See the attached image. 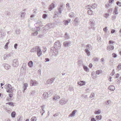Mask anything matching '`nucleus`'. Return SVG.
<instances>
[{"mask_svg":"<svg viewBox=\"0 0 121 121\" xmlns=\"http://www.w3.org/2000/svg\"><path fill=\"white\" fill-rule=\"evenodd\" d=\"M59 49H58L57 47L56 46H55V47H52L51 48V52H52L53 53V54L55 56H56L58 54V50Z\"/></svg>","mask_w":121,"mask_h":121,"instance_id":"nucleus-1","label":"nucleus"},{"mask_svg":"<svg viewBox=\"0 0 121 121\" xmlns=\"http://www.w3.org/2000/svg\"><path fill=\"white\" fill-rule=\"evenodd\" d=\"M54 25L53 24L48 23L47 24L45 27H43V30H48L49 29L54 28Z\"/></svg>","mask_w":121,"mask_h":121,"instance_id":"nucleus-2","label":"nucleus"},{"mask_svg":"<svg viewBox=\"0 0 121 121\" xmlns=\"http://www.w3.org/2000/svg\"><path fill=\"white\" fill-rule=\"evenodd\" d=\"M12 65L14 67H16L18 66V63L17 59H14L13 60Z\"/></svg>","mask_w":121,"mask_h":121,"instance_id":"nucleus-3","label":"nucleus"},{"mask_svg":"<svg viewBox=\"0 0 121 121\" xmlns=\"http://www.w3.org/2000/svg\"><path fill=\"white\" fill-rule=\"evenodd\" d=\"M71 42L70 41H65L63 43L64 47H67L71 46Z\"/></svg>","mask_w":121,"mask_h":121,"instance_id":"nucleus-4","label":"nucleus"},{"mask_svg":"<svg viewBox=\"0 0 121 121\" xmlns=\"http://www.w3.org/2000/svg\"><path fill=\"white\" fill-rule=\"evenodd\" d=\"M66 99L63 98L61 99L60 100L59 102V103L60 104L62 105L65 104L67 102Z\"/></svg>","mask_w":121,"mask_h":121,"instance_id":"nucleus-5","label":"nucleus"},{"mask_svg":"<svg viewBox=\"0 0 121 121\" xmlns=\"http://www.w3.org/2000/svg\"><path fill=\"white\" fill-rule=\"evenodd\" d=\"M54 47L56 46L57 47L58 49H60L61 46L60 42L59 41H57L56 42L54 43Z\"/></svg>","mask_w":121,"mask_h":121,"instance_id":"nucleus-6","label":"nucleus"},{"mask_svg":"<svg viewBox=\"0 0 121 121\" xmlns=\"http://www.w3.org/2000/svg\"><path fill=\"white\" fill-rule=\"evenodd\" d=\"M54 80V78H52L48 80L46 82L47 84H51L53 83Z\"/></svg>","mask_w":121,"mask_h":121,"instance_id":"nucleus-7","label":"nucleus"},{"mask_svg":"<svg viewBox=\"0 0 121 121\" xmlns=\"http://www.w3.org/2000/svg\"><path fill=\"white\" fill-rule=\"evenodd\" d=\"M30 85L31 86H36L38 84L37 81L31 80L30 81Z\"/></svg>","mask_w":121,"mask_h":121,"instance_id":"nucleus-8","label":"nucleus"},{"mask_svg":"<svg viewBox=\"0 0 121 121\" xmlns=\"http://www.w3.org/2000/svg\"><path fill=\"white\" fill-rule=\"evenodd\" d=\"M37 55L39 57H40L42 54V52L39 47L37 49Z\"/></svg>","mask_w":121,"mask_h":121,"instance_id":"nucleus-9","label":"nucleus"},{"mask_svg":"<svg viewBox=\"0 0 121 121\" xmlns=\"http://www.w3.org/2000/svg\"><path fill=\"white\" fill-rule=\"evenodd\" d=\"M89 23L91 26H93L95 24V22L93 19H90Z\"/></svg>","mask_w":121,"mask_h":121,"instance_id":"nucleus-10","label":"nucleus"},{"mask_svg":"<svg viewBox=\"0 0 121 121\" xmlns=\"http://www.w3.org/2000/svg\"><path fill=\"white\" fill-rule=\"evenodd\" d=\"M5 89H9L10 90H12V87L11 85L9 84H6L4 86Z\"/></svg>","mask_w":121,"mask_h":121,"instance_id":"nucleus-11","label":"nucleus"},{"mask_svg":"<svg viewBox=\"0 0 121 121\" xmlns=\"http://www.w3.org/2000/svg\"><path fill=\"white\" fill-rule=\"evenodd\" d=\"M2 65L4 67L5 69L7 70L9 69L10 67L9 65L7 64L4 63Z\"/></svg>","mask_w":121,"mask_h":121,"instance_id":"nucleus-12","label":"nucleus"},{"mask_svg":"<svg viewBox=\"0 0 121 121\" xmlns=\"http://www.w3.org/2000/svg\"><path fill=\"white\" fill-rule=\"evenodd\" d=\"M74 21L75 23V26H77L78 25V23L79 22L78 18H75L74 20Z\"/></svg>","mask_w":121,"mask_h":121,"instance_id":"nucleus-13","label":"nucleus"},{"mask_svg":"<svg viewBox=\"0 0 121 121\" xmlns=\"http://www.w3.org/2000/svg\"><path fill=\"white\" fill-rule=\"evenodd\" d=\"M48 97V94L47 92H45L43 94V98L44 99H46Z\"/></svg>","mask_w":121,"mask_h":121,"instance_id":"nucleus-14","label":"nucleus"},{"mask_svg":"<svg viewBox=\"0 0 121 121\" xmlns=\"http://www.w3.org/2000/svg\"><path fill=\"white\" fill-rule=\"evenodd\" d=\"M39 47L38 46H37L34 47L30 50L31 52H37V49Z\"/></svg>","mask_w":121,"mask_h":121,"instance_id":"nucleus-15","label":"nucleus"},{"mask_svg":"<svg viewBox=\"0 0 121 121\" xmlns=\"http://www.w3.org/2000/svg\"><path fill=\"white\" fill-rule=\"evenodd\" d=\"M55 4L53 3H52L49 6L48 9H49L50 10H51L54 7H55Z\"/></svg>","mask_w":121,"mask_h":121,"instance_id":"nucleus-16","label":"nucleus"},{"mask_svg":"<svg viewBox=\"0 0 121 121\" xmlns=\"http://www.w3.org/2000/svg\"><path fill=\"white\" fill-rule=\"evenodd\" d=\"M107 49L108 50H112L114 49V47L112 45L108 46L107 47Z\"/></svg>","mask_w":121,"mask_h":121,"instance_id":"nucleus-17","label":"nucleus"},{"mask_svg":"<svg viewBox=\"0 0 121 121\" xmlns=\"http://www.w3.org/2000/svg\"><path fill=\"white\" fill-rule=\"evenodd\" d=\"M76 111L75 110H74L73 111L72 113L69 116V117H72L73 116L75 115V112Z\"/></svg>","mask_w":121,"mask_h":121,"instance_id":"nucleus-18","label":"nucleus"},{"mask_svg":"<svg viewBox=\"0 0 121 121\" xmlns=\"http://www.w3.org/2000/svg\"><path fill=\"white\" fill-rule=\"evenodd\" d=\"M85 82L84 81H82L80 82H79L78 83L79 85L80 86H83L85 85Z\"/></svg>","mask_w":121,"mask_h":121,"instance_id":"nucleus-19","label":"nucleus"},{"mask_svg":"<svg viewBox=\"0 0 121 121\" xmlns=\"http://www.w3.org/2000/svg\"><path fill=\"white\" fill-rule=\"evenodd\" d=\"M108 89L111 91H113L115 89V88L113 85H111L108 87Z\"/></svg>","mask_w":121,"mask_h":121,"instance_id":"nucleus-20","label":"nucleus"},{"mask_svg":"<svg viewBox=\"0 0 121 121\" xmlns=\"http://www.w3.org/2000/svg\"><path fill=\"white\" fill-rule=\"evenodd\" d=\"M28 85L26 83H24V86L23 87V91H24L26 89V87L28 86Z\"/></svg>","mask_w":121,"mask_h":121,"instance_id":"nucleus-21","label":"nucleus"},{"mask_svg":"<svg viewBox=\"0 0 121 121\" xmlns=\"http://www.w3.org/2000/svg\"><path fill=\"white\" fill-rule=\"evenodd\" d=\"M64 37L66 39H68L69 38V35L68 34L66 33L64 35Z\"/></svg>","mask_w":121,"mask_h":121,"instance_id":"nucleus-22","label":"nucleus"},{"mask_svg":"<svg viewBox=\"0 0 121 121\" xmlns=\"http://www.w3.org/2000/svg\"><path fill=\"white\" fill-rule=\"evenodd\" d=\"M117 7H116L115 8L114 10L113 13V14L115 13V15H117L118 14V13L117 12Z\"/></svg>","mask_w":121,"mask_h":121,"instance_id":"nucleus-23","label":"nucleus"},{"mask_svg":"<svg viewBox=\"0 0 121 121\" xmlns=\"http://www.w3.org/2000/svg\"><path fill=\"white\" fill-rule=\"evenodd\" d=\"M11 56L10 54H7L5 55L4 56V59L5 60L7 58L9 57H10Z\"/></svg>","mask_w":121,"mask_h":121,"instance_id":"nucleus-24","label":"nucleus"},{"mask_svg":"<svg viewBox=\"0 0 121 121\" xmlns=\"http://www.w3.org/2000/svg\"><path fill=\"white\" fill-rule=\"evenodd\" d=\"M63 5H61L60 7L58 9V11L59 13H61L62 11Z\"/></svg>","mask_w":121,"mask_h":121,"instance_id":"nucleus-25","label":"nucleus"},{"mask_svg":"<svg viewBox=\"0 0 121 121\" xmlns=\"http://www.w3.org/2000/svg\"><path fill=\"white\" fill-rule=\"evenodd\" d=\"M60 98V97L59 96L57 95H56L54 96L53 99V100H56L57 99H59Z\"/></svg>","mask_w":121,"mask_h":121,"instance_id":"nucleus-26","label":"nucleus"},{"mask_svg":"<svg viewBox=\"0 0 121 121\" xmlns=\"http://www.w3.org/2000/svg\"><path fill=\"white\" fill-rule=\"evenodd\" d=\"M93 11L91 10V8H89L88 11V13L90 15H92L93 14Z\"/></svg>","mask_w":121,"mask_h":121,"instance_id":"nucleus-27","label":"nucleus"},{"mask_svg":"<svg viewBox=\"0 0 121 121\" xmlns=\"http://www.w3.org/2000/svg\"><path fill=\"white\" fill-rule=\"evenodd\" d=\"M97 4H96L94 3L92 4V6H91V7L92 9H95L97 7Z\"/></svg>","mask_w":121,"mask_h":121,"instance_id":"nucleus-28","label":"nucleus"},{"mask_svg":"<svg viewBox=\"0 0 121 121\" xmlns=\"http://www.w3.org/2000/svg\"><path fill=\"white\" fill-rule=\"evenodd\" d=\"M16 112L14 111L13 112L11 113V116L12 117H15L16 116Z\"/></svg>","mask_w":121,"mask_h":121,"instance_id":"nucleus-29","label":"nucleus"},{"mask_svg":"<svg viewBox=\"0 0 121 121\" xmlns=\"http://www.w3.org/2000/svg\"><path fill=\"white\" fill-rule=\"evenodd\" d=\"M85 51L86 52L87 55L88 56H89L90 55V52L88 50V49L86 48L85 49Z\"/></svg>","mask_w":121,"mask_h":121,"instance_id":"nucleus-30","label":"nucleus"},{"mask_svg":"<svg viewBox=\"0 0 121 121\" xmlns=\"http://www.w3.org/2000/svg\"><path fill=\"white\" fill-rule=\"evenodd\" d=\"M8 42L6 43V44L4 46V48L7 49L8 48V45L9 44V40H8Z\"/></svg>","mask_w":121,"mask_h":121,"instance_id":"nucleus-31","label":"nucleus"},{"mask_svg":"<svg viewBox=\"0 0 121 121\" xmlns=\"http://www.w3.org/2000/svg\"><path fill=\"white\" fill-rule=\"evenodd\" d=\"M69 15L70 17H74V14L73 13H71L69 14Z\"/></svg>","mask_w":121,"mask_h":121,"instance_id":"nucleus-32","label":"nucleus"},{"mask_svg":"<svg viewBox=\"0 0 121 121\" xmlns=\"http://www.w3.org/2000/svg\"><path fill=\"white\" fill-rule=\"evenodd\" d=\"M96 118L98 120H100L102 118V116H97L96 117Z\"/></svg>","mask_w":121,"mask_h":121,"instance_id":"nucleus-33","label":"nucleus"},{"mask_svg":"<svg viewBox=\"0 0 121 121\" xmlns=\"http://www.w3.org/2000/svg\"><path fill=\"white\" fill-rule=\"evenodd\" d=\"M111 103V101L110 100H108L105 102V103L106 105H108L110 104Z\"/></svg>","mask_w":121,"mask_h":121,"instance_id":"nucleus-34","label":"nucleus"},{"mask_svg":"<svg viewBox=\"0 0 121 121\" xmlns=\"http://www.w3.org/2000/svg\"><path fill=\"white\" fill-rule=\"evenodd\" d=\"M33 62L32 61H29V63H28V65L30 67H32L33 65Z\"/></svg>","mask_w":121,"mask_h":121,"instance_id":"nucleus-35","label":"nucleus"},{"mask_svg":"<svg viewBox=\"0 0 121 121\" xmlns=\"http://www.w3.org/2000/svg\"><path fill=\"white\" fill-rule=\"evenodd\" d=\"M25 14L26 13L25 12H22V13L21 15V17L23 18Z\"/></svg>","mask_w":121,"mask_h":121,"instance_id":"nucleus-36","label":"nucleus"},{"mask_svg":"<svg viewBox=\"0 0 121 121\" xmlns=\"http://www.w3.org/2000/svg\"><path fill=\"white\" fill-rule=\"evenodd\" d=\"M83 68L85 71H87L88 70V68L86 66H84Z\"/></svg>","mask_w":121,"mask_h":121,"instance_id":"nucleus-37","label":"nucleus"},{"mask_svg":"<svg viewBox=\"0 0 121 121\" xmlns=\"http://www.w3.org/2000/svg\"><path fill=\"white\" fill-rule=\"evenodd\" d=\"M38 34V32L36 31L35 32L32 33L31 34V35L33 36L36 35H37Z\"/></svg>","mask_w":121,"mask_h":121,"instance_id":"nucleus-38","label":"nucleus"},{"mask_svg":"<svg viewBox=\"0 0 121 121\" xmlns=\"http://www.w3.org/2000/svg\"><path fill=\"white\" fill-rule=\"evenodd\" d=\"M95 96V95L94 93H92L91 95L89 97L90 98H92V97H94Z\"/></svg>","mask_w":121,"mask_h":121,"instance_id":"nucleus-39","label":"nucleus"},{"mask_svg":"<svg viewBox=\"0 0 121 121\" xmlns=\"http://www.w3.org/2000/svg\"><path fill=\"white\" fill-rule=\"evenodd\" d=\"M0 35H1V36L2 38L4 37V36L5 35L4 33V32H0Z\"/></svg>","mask_w":121,"mask_h":121,"instance_id":"nucleus-40","label":"nucleus"},{"mask_svg":"<svg viewBox=\"0 0 121 121\" xmlns=\"http://www.w3.org/2000/svg\"><path fill=\"white\" fill-rule=\"evenodd\" d=\"M101 72V71L100 70H97L96 72V74L98 75Z\"/></svg>","mask_w":121,"mask_h":121,"instance_id":"nucleus-41","label":"nucleus"},{"mask_svg":"<svg viewBox=\"0 0 121 121\" xmlns=\"http://www.w3.org/2000/svg\"><path fill=\"white\" fill-rule=\"evenodd\" d=\"M115 73V72L114 70V69H113L111 73H110V75L111 76L113 75Z\"/></svg>","mask_w":121,"mask_h":121,"instance_id":"nucleus-42","label":"nucleus"},{"mask_svg":"<svg viewBox=\"0 0 121 121\" xmlns=\"http://www.w3.org/2000/svg\"><path fill=\"white\" fill-rule=\"evenodd\" d=\"M36 117H33L31 119V120L32 121H35V120H36Z\"/></svg>","mask_w":121,"mask_h":121,"instance_id":"nucleus-43","label":"nucleus"},{"mask_svg":"<svg viewBox=\"0 0 121 121\" xmlns=\"http://www.w3.org/2000/svg\"><path fill=\"white\" fill-rule=\"evenodd\" d=\"M12 111V110L10 109H6V111L9 113H10Z\"/></svg>","mask_w":121,"mask_h":121,"instance_id":"nucleus-44","label":"nucleus"},{"mask_svg":"<svg viewBox=\"0 0 121 121\" xmlns=\"http://www.w3.org/2000/svg\"><path fill=\"white\" fill-rule=\"evenodd\" d=\"M42 16L43 18L45 19L47 17V15L46 14H44Z\"/></svg>","mask_w":121,"mask_h":121,"instance_id":"nucleus-45","label":"nucleus"},{"mask_svg":"<svg viewBox=\"0 0 121 121\" xmlns=\"http://www.w3.org/2000/svg\"><path fill=\"white\" fill-rule=\"evenodd\" d=\"M63 23L65 25H67L68 24V22L67 21H63Z\"/></svg>","mask_w":121,"mask_h":121,"instance_id":"nucleus-46","label":"nucleus"},{"mask_svg":"<svg viewBox=\"0 0 121 121\" xmlns=\"http://www.w3.org/2000/svg\"><path fill=\"white\" fill-rule=\"evenodd\" d=\"M116 4L117 5H118L119 6H121V2L119 1H117L116 2Z\"/></svg>","mask_w":121,"mask_h":121,"instance_id":"nucleus-47","label":"nucleus"},{"mask_svg":"<svg viewBox=\"0 0 121 121\" xmlns=\"http://www.w3.org/2000/svg\"><path fill=\"white\" fill-rule=\"evenodd\" d=\"M117 69L120 70L121 69V64H120L117 66Z\"/></svg>","mask_w":121,"mask_h":121,"instance_id":"nucleus-48","label":"nucleus"},{"mask_svg":"<svg viewBox=\"0 0 121 121\" xmlns=\"http://www.w3.org/2000/svg\"><path fill=\"white\" fill-rule=\"evenodd\" d=\"M6 104H8L9 105H10L12 106H14V105H13V103L12 102L8 103H6Z\"/></svg>","mask_w":121,"mask_h":121,"instance_id":"nucleus-49","label":"nucleus"},{"mask_svg":"<svg viewBox=\"0 0 121 121\" xmlns=\"http://www.w3.org/2000/svg\"><path fill=\"white\" fill-rule=\"evenodd\" d=\"M104 17L106 18L109 16V14L108 13H107L104 14Z\"/></svg>","mask_w":121,"mask_h":121,"instance_id":"nucleus-50","label":"nucleus"},{"mask_svg":"<svg viewBox=\"0 0 121 121\" xmlns=\"http://www.w3.org/2000/svg\"><path fill=\"white\" fill-rule=\"evenodd\" d=\"M41 23V21H39V22H37V23H36V25H39V26H40L41 25H40V24Z\"/></svg>","mask_w":121,"mask_h":121,"instance_id":"nucleus-51","label":"nucleus"},{"mask_svg":"<svg viewBox=\"0 0 121 121\" xmlns=\"http://www.w3.org/2000/svg\"><path fill=\"white\" fill-rule=\"evenodd\" d=\"M26 64L25 63H23V64L22 67L24 69L26 68Z\"/></svg>","mask_w":121,"mask_h":121,"instance_id":"nucleus-52","label":"nucleus"},{"mask_svg":"<svg viewBox=\"0 0 121 121\" xmlns=\"http://www.w3.org/2000/svg\"><path fill=\"white\" fill-rule=\"evenodd\" d=\"M10 94H9V96L10 97H12V96L13 95V94L12 92H11L10 93Z\"/></svg>","mask_w":121,"mask_h":121,"instance_id":"nucleus-53","label":"nucleus"},{"mask_svg":"<svg viewBox=\"0 0 121 121\" xmlns=\"http://www.w3.org/2000/svg\"><path fill=\"white\" fill-rule=\"evenodd\" d=\"M100 111L99 110H98L97 111L95 112V114H100Z\"/></svg>","mask_w":121,"mask_h":121,"instance_id":"nucleus-54","label":"nucleus"},{"mask_svg":"<svg viewBox=\"0 0 121 121\" xmlns=\"http://www.w3.org/2000/svg\"><path fill=\"white\" fill-rule=\"evenodd\" d=\"M16 33L17 35H18L20 33V31L19 29H17L16 31Z\"/></svg>","mask_w":121,"mask_h":121,"instance_id":"nucleus-55","label":"nucleus"},{"mask_svg":"<svg viewBox=\"0 0 121 121\" xmlns=\"http://www.w3.org/2000/svg\"><path fill=\"white\" fill-rule=\"evenodd\" d=\"M103 30L104 31L107 32L108 30L107 27H106L105 28L103 29Z\"/></svg>","mask_w":121,"mask_h":121,"instance_id":"nucleus-56","label":"nucleus"},{"mask_svg":"<svg viewBox=\"0 0 121 121\" xmlns=\"http://www.w3.org/2000/svg\"><path fill=\"white\" fill-rule=\"evenodd\" d=\"M86 9H88V10L89 9V8L91 9V6L90 5H88L86 6Z\"/></svg>","mask_w":121,"mask_h":121,"instance_id":"nucleus-57","label":"nucleus"},{"mask_svg":"<svg viewBox=\"0 0 121 121\" xmlns=\"http://www.w3.org/2000/svg\"><path fill=\"white\" fill-rule=\"evenodd\" d=\"M110 5L109 4H107L105 5V6L106 8H108L110 6Z\"/></svg>","mask_w":121,"mask_h":121,"instance_id":"nucleus-58","label":"nucleus"},{"mask_svg":"<svg viewBox=\"0 0 121 121\" xmlns=\"http://www.w3.org/2000/svg\"><path fill=\"white\" fill-rule=\"evenodd\" d=\"M112 56L114 58L116 57L117 56V55L115 53H113L112 54Z\"/></svg>","mask_w":121,"mask_h":121,"instance_id":"nucleus-59","label":"nucleus"},{"mask_svg":"<svg viewBox=\"0 0 121 121\" xmlns=\"http://www.w3.org/2000/svg\"><path fill=\"white\" fill-rule=\"evenodd\" d=\"M116 15H115V14L114 16H112V19L113 20L114 19H115L116 18Z\"/></svg>","mask_w":121,"mask_h":121,"instance_id":"nucleus-60","label":"nucleus"},{"mask_svg":"<svg viewBox=\"0 0 121 121\" xmlns=\"http://www.w3.org/2000/svg\"><path fill=\"white\" fill-rule=\"evenodd\" d=\"M115 77H116V78H117L119 77V74L117 73L115 75Z\"/></svg>","mask_w":121,"mask_h":121,"instance_id":"nucleus-61","label":"nucleus"},{"mask_svg":"<svg viewBox=\"0 0 121 121\" xmlns=\"http://www.w3.org/2000/svg\"><path fill=\"white\" fill-rule=\"evenodd\" d=\"M93 60L94 61H96L99 60V59L97 58H94L93 59Z\"/></svg>","mask_w":121,"mask_h":121,"instance_id":"nucleus-62","label":"nucleus"},{"mask_svg":"<svg viewBox=\"0 0 121 121\" xmlns=\"http://www.w3.org/2000/svg\"><path fill=\"white\" fill-rule=\"evenodd\" d=\"M17 44L16 43L15 44H14V48L15 49H17Z\"/></svg>","mask_w":121,"mask_h":121,"instance_id":"nucleus-63","label":"nucleus"},{"mask_svg":"<svg viewBox=\"0 0 121 121\" xmlns=\"http://www.w3.org/2000/svg\"><path fill=\"white\" fill-rule=\"evenodd\" d=\"M91 121H96L95 118L92 117L91 119Z\"/></svg>","mask_w":121,"mask_h":121,"instance_id":"nucleus-64","label":"nucleus"}]
</instances>
